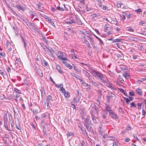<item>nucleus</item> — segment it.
<instances>
[{
  "label": "nucleus",
  "mask_w": 146,
  "mask_h": 146,
  "mask_svg": "<svg viewBox=\"0 0 146 146\" xmlns=\"http://www.w3.org/2000/svg\"><path fill=\"white\" fill-rule=\"evenodd\" d=\"M89 69L90 70V72L96 78L101 80L107 86L113 90H115L113 85L105 78V76L101 72L94 70L92 68H90Z\"/></svg>",
  "instance_id": "obj_1"
},
{
  "label": "nucleus",
  "mask_w": 146,
  "mask_h": 146,
  "mask_svg": "<svg viewBox=\"0 0 146 146\" xmlns=\"http://www.w3.org/2000/svg\"><path fill=\"white\" fill-rule=\"evenodd\" d=\"M64 54L61 51H59L57 54L58 58L60 60H67L68 58L66 57H63Z\"/></svg>",
  "instance_id": "obj_2"
},
{
  "label": "nucleus",
  "mask_w": 146,
  "mask_h": 146,
  "mask_svg": "<svg viewBox=\"0 0 146 146\" xmlns=\"http://www.w3.org/2000/svg\"><path fill=\"white\" fill-rule=\"evenodd\" d=\"M3 119L4 122V126L7 130L10 131L8 127V119L7 114H5L4 115Z\"/></svg>",
  "instance_id": "obj_3"
},
{
  "label": "nucleus",
  "mask_w": 146,
  "mask_h": 146,
  "mask_svg": "<svg viewBox=\"0 0 146 146\" xmlns=\"http://www.w3.org/2000/svg\"><path fill=\"white\" fill-rule=\"evenodd\" d=\"M53 101V99L52 97L49 95L47 96L46 101L45 102V105H46L48 107L49 105V103L50 102Z\"/></svg>",
  "instance_id": "obj_4"
},
{
  "label": "nucleus",
  "mask_w": 146,
  "mask_h": 146,
  "mask_svg": "<svg viewBox=\"0 0 146 146\" xmlns=\"http://www.w3.org/2000/svg\"><path fill=\"white\" fill-rule=\"evenodd\" d=\"M15 7L17 8L19 11H24L26 9V7H25L21 5H15Z\"/></svg>",
  "instance_id": "obj_5"
},
{
  "label": "nucleus",
  "mask_w": 146,
  "mask_h": 146,
  "mask_svg": "<svg viewBox=\"0 0 146 146\" xmlns=\"http://www.w3.org/2000/svg\"><path fill=\"white\" fill-rule=\"evenodd\" d=\"M20 35L21 38V40L24 44V47L25 48L27 46V43L25 42V36L22 33H21L20 34Z\"/></svg>",
  "instance_id": "obj_6"
},
{
  "label": "nucleus",
  "mask_w": 146,
  "mask_h": 146,
  "mask_svg": "<svg viewBox=\"0 0 146 146\" xmlns=\"http://www.w3.org/2000/svg\"><path fill=\"white\" fill-rule=\"evenodd\" d=\"M34 106L35 108L33 109L32 112L34 115H36L39 112L38 109L39 107L38 106H35V105H34Z\"/></svg>",
  "instance_id": "obj_7"
},
{
  "label": "nucleus",
  "mask_w": 146,
  "mask_h": 146,
  "mask_svg": "<svg viewBox=\"0 0 146 146\" xmlns=\"http://www.w3.org/2000/svg\"><path fill=\"white\" fill-rule=\"evenodd\" d=\"M90 124H91V122L89 121V117H87L84 119V125L86 126Z\"/></svg>",
  "instance_id": "obj_8"
},
{
  "label": "nucleus",
  "mask_w": 146,
  "mask_h": 146,
  "mask_svg": "<svg viewBox=\"0 0 146 146\" xmlns=\"http://www.w3.org/2000/svg\"><path fill=\"white\" fill-rule=\"evenodd\" d=\"M15 65L17 68L20 67L22 65L20 62V59L19 58L17 59L16 60L15 62Z\"/></svg>",
  "instance_id": "obj_9"
},
{
  "label": "nucleus",
  "mask_w": 146,
  "mask_h": 146,
  "mask_svg": "<svg viewBox=\"0 0 146 146\" xmlns=\"http://www.w3.org/2000/svg\"><path fill=\"white\" fill-rule=\"evenodd\" d=\"M36 72L38 74L40 77L43 76V73L42 70L38 68L36 69Z\"/></svg>",
  "instance_id": "obj_10"
},
{
  "label": "nucleus",
  "mask_w": 146,
  "mask_h": 146,
  "mask_svg": "<svg viewBox=\"0 0 146 146\" xmlns=\"http://www.w3.org/2000/svg\"><path fill=\"white\" fill-rule=\"evenodd\" d=\"M82 39V40H84V41L85 42V43L88 46V47L89 48L91 47L90 46V44L89 42L87 40L86 37L85 36L83 37Z\"/></svg>",
  "instance_id": "obj_11"
},
{
  "label": "nucleus",
  "mask_w": 146,
  "mask_h": 146,
  "mask_svg": "<svg viewBox=\"0 0 146 146\" xmlns=\"http://www.w3.org/2000/svg\"><path fill=\"white\" fill-rule=\"evenodd\" d=\"M71 74L72 76H74L77 79L79 80L80 81H82V79L80 78V76L79 75L74 73H71Z\"/></svg>",
  "instance_id": "obj_12"
},
{
  "label": "nucleus",
  "mask_w": 146,
  "mask_h": 146,
  "mask_svg": "<svg viewBox=\"0 0 146 146\" xmlns=\"http://www.w3.org/2000/svg\"><path fill=\"white\" fill-rule=\"evenodd\" d=\"M91 124H90L86 126L87 130L89 132L92 133L93 131V130L92 127L91 126Z\"/></svg>",
  "instance_id": "obj_13"
},
{
  "label": "nucleus",
  "mask_w": 146,
  "mask_h": 146,
  "mask_svg": "<svg viewBox=\"0 0 146 146\" xmlns=\"http://www.w3.org/2000/svg\"><path fill=\"white\" fill-rule=\"evenodd\" d=\"M80 97L79 96H77L74 98L73 102L74 103H77L80 101Z\"/></svg>",
  "instance_id": "obj_14"
},
{
  "label": "nucleus",
  "mask_w": 146,
  "mask_h": 146,
  "mask_svg": "<svg viewBox=\"0 0 146 146\" xmlns=\"http://www.w3.org/2000/svg\"><path fill=\"white\" fill-rule=\"evenodd\" d=\"M136 91L138 95L140 96L143 95V92L139 88H137L136 89Z\"/></svg>",
  "instance_id": "obj_15"
},
{
  "label": "nucleus",
  "mask_w": 146,
  "mask_h": 146,
  "mask_svg": "<svg viewBox=\"0 0 146 146\" xmlns=\"http://www.w3.org/2000/svg\"><path fill=\"white\" fill-rule=\"evenodd\" d=\"M109 115H111V117H112L113 118H116L117 117V115L115 113L113 112L112 111H110L109 112Z\"/></svg>",
  "instance_id": "obj_16"
},
{
  "label": "nucleus",
  "mask_w": 146,
  "mask_h": 146,
  "mask_svg": "<svg viewBox=\"0 0 146 146\" xmlns=\"http://www.w3.org/2000/svg\"><path fill=\"white\" fill-rule=\"evenodd\" d=\"M90 83H91V84L94 86H98L99 85V84L98 83L94 82L92 78L90 79Z\"/></svg>",
  "instance_id": "obj_17"
},
{
  "label": "nucleus",
  "mask_w": 146,
  "mask_h": 146,
  "mask_svg": "<svg viewBox=\"0 0 146 146\" xmlns=\"http://www.w3.org/2000/svg\"><path fill=\"white\" fill-rule=\"evenodd\" d=\"M76 18L77 19V22L78 24L80 25H82V23L79 17L78 16H76Z\"/></svg>",
  "instance_id": "obj_18"
},
{
  "label": "nucleus",
  "mask_w": 146,
  "mask_h": 146,
  "mask_svg": "<svg viewBox=\"0 0 146 146\" xmlns=\"http://www.w3.org/2000/svg\"><path fill=\"white\" fill-rule=\"evenodd\" d=\"M92 108L95 110V113H97L99 111L98 107L96 105H94V107H92Z\"/></svg>",
  "instance_id": "obj_19"
},
{
  "label": "nucleus",
  "mask_w": 146,
  "mask_h": 146,
  "mask_svg": "<svg viewBox=\"0 0 146 146\" xmlns=\"http://www.w3.org/2000/svg\"><path fill=\"white\" fill-rule=\"evenodd\" d=\"M56 68L59 73L60 74H62L63 73L62 71L61 70L60 67L59 65H57L56 66Z\"/></svg>",
  "instance_id": "obj_20"
},
{
  "label": "nucleus",
  "mask_w": 146,
  "mask_h": 146,
  "mask_svg": "<svg viewBox=\"0 0 146 146\" xmlns=\"http://www.w3.org/2000/svg\"><path fill=\"white\" fill-rule=\"evenodd\" d=\"M27 25L29 26H32L35 29H37V27L36 25H35L34 23H28V24L27 23Z\"/></svg>",
  "instance_id": "obj_21"
},
{
  "label": "nucleus",
  "mask_w": 146,
  "mask_h": 146,
  "mask_svg": "<svg viewBox=\"0 0 146 146\" xmlns=\"http://www.w3.org/2000/svg\"><path fill=\"white\" fill-rule=\"evenodd\" d=\"M64 93V95L65 97L67 98L70 97V93L69 92L65 91Z\"/></svg>",
  "instance_id": "obj_22"
},
{
  "label": "nucleus",
  "mask_w": 146,
  "mask_h": 146,
  "mask_svg": "<svg viewBox=\"0 0 146 146\" xmlns=\"http://www.w3.org/2000/svg\"><path fill=\"white\" fill-rule=\"evenodd\" d=\"M42 128H43V135L45 137H46L47 136V134L46 133V128L44 126H43L42 127Z\"/></svg>",
  "instance_id": "obj_23"
},
{
  "label": "nucleus",
  "mask_w": 146,
  "mask_h": 146,
  "mask_svg": "<svg viewBox=\"0 0 146 146\" xmlns=\"http://www.w3.org/2000/svg\"><path fill=\"white\" fill-rule=\"evenodd\" d=\"M95 111L94 109L92 108V110L91 111V113L92 116H96L98 115V113H95Z\"/></svg>",
  "instance_id": "obj_24"
},
{
  "label": "nucleus",
  "mask_w": 146,
  "mask_h": 146,
  "mask_svg": "<svg viewBox=\"0 0 146 146\" xmlns=\"http://www.w3.org/2000/svg\"><path fill=\"white\" fill-rule=\"evenodd\" d=\"M42 65L44 66H48V62L44 60H43L42 61Z\"/></svg>",
  "instance_id": "obj_25"
},
{
  "label": "nucleus",
  "mask_w": 146,
  "mask_h": 146,
  "mask_svg": "<svg viewBox=\"0 0 146 146\" xmlns=\"http://www.w3.org/2000/svg\"><path fill=\"white\" fill-rule=\"evenodd\" d=\"M92 119L93 122L95 123H96L97 121L96 120V118L94 116H92Z\"/></svg>",
  "instance_id": "obj_26"
},
{
  "label": "nucleus",
  "mask_w": 146,
  "mask_h": 146,
  "mask_svg": "<svg viewBox=\"0 0 146 146\" xmlns=\"http://www.w3.org/2000/svg\"><path fill=\"white\" fill-rule=\"evenodd\" d=\"M42 36L43 38V39L44 42L47 44H48V43H49L48 41L46 39L44 36L43 35H42Z\"/></svg>",
  "instance_id": "obj_27"
},
{
  "label": "nucleus",
  "mask_w": 146,
  "mask_h": 146,
  "mask_svg": "<svg viewBox=\"0 0 146 146\" xmlns=\"http://www.w3.org/2000/svg\"><path fill=\"white\" fill-rule=\"evenodd\" d=\"M9 118L10 123H13V119L12 116L11 114H9Z\"/></svg>",
  "instance_id": "obj_28"
},
{
  "label": "nucleus",
  "mask_w": 146,
  "mask_h": 146,
  "mask_svg": "<svg viewBox=\"0 0 146 146\" xmlns=\"http://www.w3.org/2000/svg\"><path fill=\"white\" fill-rule=\"evenodd\" d=\"M74 135V133L72 132H68L66 133V135L67 137H70Z\"/></svg>",
  "instance_id": "obj_29"
},
{
  "label": "nucleus",
  "mask_w": 146,
  "mask_h": 146,
  "mask_svg": "<svg viewBox=\"0 0 146 146\" xmlns=\"http://www.w3.org/2000/svg\"><path fill=\"white\" fill-rule=\"evenodd\" d=\"M40 14L45 19H47V20L48 19H49V17H48L46 16V15L43 14H41V13H40Z\"/></svg>",
  "instance_id": "obj_30"
},
{
  "label": "nucleus",
  "mask_w": 146,
  "mask_h": 146,
  "mask_svg": "<svg viewBox=\"0 0 146 146\" xmlns=\"http://www.w3.org/2000/svg\"><path fill=\"white\" fill-rule=\"evenodd\" d=\"M47 21L48 22L50 23L51 25H52L53 26H54V24L53 22L49 18V19H48L47 20Z\"/></svg>",
  "instance_id": "obj_31"
},
{
  "label": "nucleus",
  "mask_w": 146,
  "mask_h": 146,
  "mask_svg": "<svg viewBox=\"0 0 146 146\" xmlns=\"http://www.w3.org/2000/svg\"><path fill=\"white\" fill-rule=\"evenodd\" d=\"M29 13L31 14L32 18L34 17L35 15V13L32 11H30L29 12Z\"/></svg>",
  "instance_id": "obj_32"
},
{
  "label": "nucleus",
  "mask_w": 146,
  "mask_h": 146,
  "mask_svg": "<svg viewBox=\"0 0 146 146\" xmlns=\"http://www.w3.org/2000/svg\"><path fill=\"white\" fill-rule=\"evenodd\" d=\"M65 66L69 68L70 69H72V66L69 64H66Z\"/></svg>",
  "instance_id": "obj_33"
},
{
  "label": "nucleus",
  "mask_w": 146,
  "mask_h": 146,
  "mask_svg": "<svg viewBox=\"0 0 146 146\" xmlns=\"http://www.w3.org/2000/svg\"><path fill=\"white\" fill-rule=\"evenodd\" d=\"M124 99L125 100L126 102L128 104L129 102L130 101V100L129 99L125 97H124Z\"/></svg>",
  "instance_id": "obj_34"
},
{
  "label": "nucleus",
  "mask_w": 146,
  "mask_h": 146,
  "mask_svg": "<svg viewBox=\"0 0 146 146\" xmlns=\"http://www.w3.org/2000/svg\"><path fill=\"white\" fill-rule=\"evenodd\" d=\"M137 105L138 106V108L139 110L140 109H141V106L142 105V103L139 102L137 104Z\"/></svg>",
  "instance_id": "obj_35"
},
{
  "label": "nucleus",
  "mask_w": 146,
  "mask_h": 146,
  "mask_svg": "<svg viewBox=\"0 0 146 146\" xmlns=\"http://www.w3.org/2000/svg\"><path fill=\"white\" fill-rule=\"evenodd\" d=\"M94 36L96 37L100 41V42L102 44H104V43L103 41L98 37L96 36V35H94Z\"/></svg>",
  "instance_id": "obj_36"
},
{
  "label": "nucleus",
  "mask_w": 146,
  "mask_h": 146,
  "mask_svg": "<svg viewBox=\"0 0 146 146\" xmlns=\"http://www.w3.org/2000/svg\"><path fill=\"white\" fill-rule=\"evenodd\" d=\"M131 127L130 125H129L127 126V127L125 128V130L126 131H130L131 130Z\"/></svg>",
  "instance_id": "obj_37"
},
{
  "label": "nucleus",
  "mask_w": 146,
  "mask_h": 146,
  "mask_svg": "<svg viewBox=\"0 0 146 146\" xmlns=\"http://www.w3.org/2000/svg\"><path fill=\"white\" fill-rule=\"evenodd\" d=\"M31 125L32 127L33 128V130H36V127L33 123H31Z\"/></svg>",
  "instance_id": "obj_38"
},
{
  "label": "nucleus",
  "mask_w": 146,
  "mask_h": 146,
  "mask_svg": "<svg viewBox=\"0 0 146 146\" xmlns=\"http://www.w3.org/2000/svg\"><path fill=\"white\" fill-rule=\"evenodd\" d=\"M86 76L88 77L89 79L90 80V79L92 78L90 77V74L87 72H86Z\"/></svg>",
  "instance_id": "obj_39"
},
{
  "label": "nucleus",
  "mask_w": 146,
  "mask_h": 146,
  "mask_svg": "<svg viewBox=\"0 0 146 146\" xmlns=\"http://www.w3.org/2000/svg\"><path fill=\"white\" fill-rule=\"evenodd\" d=\"M122 4H121L120 2H118L116 4V6L118 8H120L121 7V5H122Z\"/></svg>",
  "instance_id": "obj_40"
},
{
  "label": "nucleus",
  "mask_w": 146,
  "mask_h": 146,
  "mask_svg": "<svg viewBox=\"0 0 146 146\" xmlns=\"http://www.w3.org/2000/svg\"><path fill=\"white\" fill-rule=\"evenodd\" d=\"M82 82L83 85L85 87H87L88 86V84L86 83L83 80L82 81H80Z\"/></svg>",
  "instance_id": "obj_41"
},
{
  "label": "nucleus",
  "mask_w": 146,
  "mask_h": 146,
  "mask_svg": "<svg viewBox=\"0 0 146 146\" xmlns=\"http://www.w3.org/2000/svg\"><path fill=\"white\" fill-rule=\"evenodd\" d=\"M120 91L122 93H123L124 95L125 96H127V94L126 92H125L124 90L122 89H120Z\"/></svg>",
  "instance_id": "obj_42"
},
{
  "label": "nucleus",
  "mask_w": 146,
  "mask_h": 146,
  "mask_svg": "<svg viewBox=\"0 0 146 146\" xmlns=\"http://www.w3.org/2000/svg\"><path fill=\"white\" fill-rule=\"evenodd\" d=\"M133 137L134 138L136 139L138 141H140L138 138L137 137V134H133Z\"/></svg>",
  "instance_id": "obj_43"
},
{
  "label": "nucleus",
  "mask_w": 146,
  "mask_h": 146,
  "mask_svg": "<svg viewBox=\"0 0 146 146\" xmlns=\"http://www.w3.org/2000/svg\"><path fill=\"white\" fill-rule=\"evenodd\" d=\"M127 31L132 32H133L134 31V29L132 27H128Z\"/></svg>",
  "instance_id": "obj_44"
},
{
  "label": "nucleus",
  "mask_w": 146,
  "mask_h": 146,
  "mask_svg": "<svg viewBox=\"0 0 146 146\" xmlns=\"http://www.w3.org/2000/svg\"><path fill=\"white\" fill-rule=\"evenodd\" d=\"M57 9L61 11H64V9L63 8H60V7L59 6L57 7Z\"/></svg>",
  "instance_id": "obj_45"
},
{
  "label": "nucleus",
  "mask_w": 146,
  "mask_h": 146,
  "mask_svg": "<svg viewBox=\"0 0 146 146\" xmlns=\"http://www.w3.org/2000/svg\"><path fill=\"white\" fill-rule=\"evenodd\" d=\"M134 107H136V106L135 105L134 103L132 102L131 103L130 108H133Z\"/></svg>",
  "instance_id": "obj_46"
},
{
  "label": "nucleus",
  "mask_w": 146,
  "mask_h": 146,
  "mask_svg": "<svg viewBox=\"0 0 146 146\" xmlns=\"http://www.w3.org/2000/svg\"><path fill=\"white\" fill-rule=\"evenodd\" d=\"M129 39L133 41H135L136 40V38L133 37H130Z\"/></svg>",
  "instance_id": "obj_47"
},
{
  "label": "nucleus",
  "mask_w": 146,
  "mask_h": 146,
  "mask_svg": "<svg viewBox=\"0 0 146 146\" xmlns=\"http://www.w3.org/2000/svg\"><path fill=\"white\" fill-rule=\"evenodd\" d=\"M80 143L81 144V146H85V143L83 140H82L80 141Z\"/></svg>",
  "instance_id": "obj_48"
},
{
  "label": "nucleus",
  "mask_w": 146,
  "mask_h": 146,
  "mask_svg": "<svg viewBox=\"0 0 146 146\" xmlns=\"http://www.w3.org/2000/svg\"><path fill=\"white\" fill-rule=\"evenodd\" d=\"M123 56L122 54L121 53L120 54H117V56L118 58H122Z\"/></svg>",
  "instance_id": "obj_49"
},
{
  "label": "nucleus",
  "mask_w": 146,
  "mask_h": 146,
  "mask_svg": "<svg viewBox=\"0 0 146 146\" xmlns=\"http://www.w3.org/2000/svg\"><path fill=\"white\" fill-rule=\"evenodd\" d=\"M60 91H62L63 93H64V92H65V89L63 88L62 86H60Z\"/></svg>",
  "instance_id": "obj_50"
},
{
  "label": "nucleus",
  "mask_w": 146,
  "mask_h": 146,
  "mask_svg": "<svg viewBox=\"0 0 146 146\" xmlns=\"http://www.w3.org/2000/svg\"><path fill=\"white\" fill-rule=\"evenodd\" d=\"M106 109L107 111H109V112L110 111H112V110H111L110 107L108 106H107L106 108Z\"/></svg>",
  "instance_id": "obj_51"
},
{
  "label": "nucleus",
  "mask_w": 146,
  "mask_h": 146,
  "mask_svg": "<svg viewBox=\"0 0 146 146\" xmlns=\"http://www.w3.org/2000/svg\"><path fill=\"white\" fill-rule=\"evenodd\" d=\"M38 146H50L49 144H48L46 145H44L42 143L39 144Z\"/></svg>",
  "instance_id": "obj_52"
},
{
  "label": "nucleus",
  "mask_w": 146,
  "mask_h": 146,
  "mask_svg": "<svg viewBox=\"0 0 146 146\" xmlns=\"http://www.w3.org/2000/svg\"><path fill=\"white\" fill-rule=\"evenodd\" d=\"M82 134L86 136H88V135L87 132L86 131H84V132L82 133Z\"/></svg>",
  "instance_id": "obj_53"
},
{
  "label": "nucleus",
  "mask_w": 146,
  "mask_h": 146,
  "mask_svg": "<svg viewBox=\"0 0 146 146\" xmlns=\"http://www.w3.org/2000/svg\"><path fill=\"white\" fill-rule=\"evenodd\" d=\"M14 90L17 93L19 94L21 93V91L19 90H18V89L16 88H15Z\"/></svg>",
  "instance_id": "obj_54"
},
{
  "label": "nucleus",
  "mask_w": 146,
  "mask_h": 146,
  "mask_svg": "<svg viewBox=\"0 0 146 146\" xmlns=\"http://www.w3.org/2000/svg\"><path fill=\"white\" fill-rule=\"evenodd\" d=\"M90 42L92 44H94V40L92 38H90Z\"/></svg>",
  "instance_id": "obj_55"
},
{
  "label": "nucleus",
  "mask_w": 146,
  "mask_h": 146,
  "mask_svg": "<svg viewBox=\"0 0 146 146\" xmlns=\"http://www.w3.org/2000/svg\"><path fill=\"white\" fill-rule=\"evenodd\" d=\"M108 27H107V25H106L104 27V31L105 32H106L108 30Z\"/></svg>",
  "instance_id": "obj_56"
},
{
  "label": "nucleus",
  "mask_w": 146,
  "mask_h": 146,
  "mask_svg": "<svg viewBox=\"0 0 146 146\" xmlns=\"http://www.w3.org/2000/svg\"><path fill=\"white\" fill-rule=\"evenodd\" d=\"M49 52L52 54H53L54 52V50L52 49V48L50 49V50L49 51Z\"/></svg>",
  "instance_id": "obj_57"
},
{
  "label": "nucleus",
  "mask_w": 146,
  "mask_h": 146,
  "mask_svg": "<svg viewBox=\"0 0 146 146\" xmlns=\"http://www.w3.org/2000/svg\"><path fill=\"white\" fill-rule=\"evenodd\" d=\"M5 55V53H2L0 52V57H4Z\"/></svg>",
  "instance_id": "obj_58"
},
{
  "label": "nucleus",
  "mask_w": 146,
  "mask_h": 146,
  "mask_svg": "<svg viewBox=\"0 0 146 146\" xmlns=\"http://www.w3.org/2000/svg\"><path fill=\"white\" fill-rule=\"evenodd\" d=\"M135 11L138 13L139 14L142 12L141 10V9H138L135 10Z\"/></svg>",
  "instance_id": "obj_59"
},
{
  "label": "nucleus",
  "mask_w": 146,
  "mask_h": 146,
  "mask_svg": "<svg viewBox=\"0 0 146 146\" xmlns=\"http://www.w3.org/2000/svg\"><path fill=\"white\" fill-rule=\"evenodd\" d=\"M121 41V39H116L113 40V42H118Z\"/></svg>",
  "instance_id": "obj_60"
},
{
  "label": "nucleus",
  "mask_w": 146,
  "mask_h": 146,
  "mask_svg": "<svg viewBox=\"0 0 146 146\" xmlns=\"http://www.w3.org/2000/svg\"><path fill=\"white\" fill-rule=\"evenodd\" d=\"M91 16L92 17V19H94V18L97 17V15L95 14H92L91 15Z\"/></svg>",
  "instance_id": "obj_61"
},
{
  "label": "nucleus",
  "mask_w": 146,
  "mask_h": 146,
  "mask_svg": "<svg viewBox=\"0 0 146 146\" xmlns=\"http://www.w3.org/2000/svg\"><path fill=\"white\" fill-rule=\"evenodd\" d=\"M98 131L102 135H103V132L101 131V127H100L98 129Z\"/></svg>",
  "instance_id": "obj_62"
},
{
  "label": "nucleus",
  "mask_w": 146,
  "mask_h": 146,
  "mask_svg": "<svg viewBox=\"0 0 146 146\" xmlns=\"http://www.w3.org/2000/svg\"><path fill=\"white\" fill-rule=\"evenodd\" d=\"M13 45H12V46H11V47L9 48L7 50V52H10L12 50V47H13Z\"/></svg>",
  "instance_id": "obj_63"
},
{
  "label": "nucleus",
  "mask_w": 146,
  "mask_h": 146,
  "mask_svg": "<svg viewBox=\"0 0 146 146\" xmlns=\"http://www.w3.org/2000/svg\"><path fill=\"white\" fill-rule=\"evenodd\" d=\"M24 84H26L27 85H29L28 83V81H27V80H24Z\"/></svg>",
  "instance_id": "obj_64"
}]
</instances>
